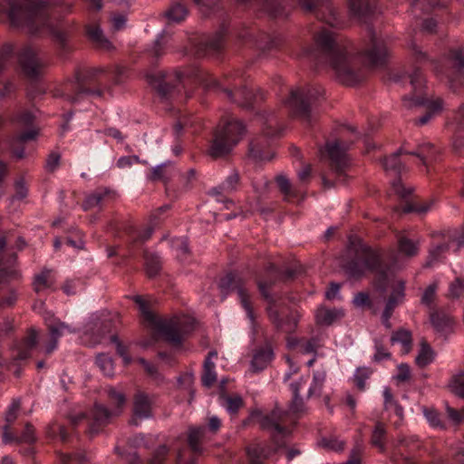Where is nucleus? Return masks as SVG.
Here are the masks:
<instances>
[{
  "label": "nucleus",
  "instance_id": "0e129e2a",
  "mask_svg": "<svg viewBox=\"0 0 464 464\" xmlns=\"http://www.w3.org/2000/svg\"><path fill=\"white\" fill-rule=\"evenodd\" d=\"M169 164L170 162L167 161L154 167L151 170L150 179L152 181L165 180L167 179L166 167Z\"/></svg>",
  "mask_w": 464,
  "mask_h": 464
},
{
  "label": "nucleus",
  "instance_id": "c756f323",
  "mask_svg": "<svg viewBox=\"0 0 464 464\" xmlns=\"http://www.w3.org/2000/svg\"><path fill=\"white\" fill-rule=\"evenodd\" d=\"M172 35L166 31L158 34L151 47L148 50L149 53L156 59L160 58L166 53Z\"/></svg>",
  "mask_w": 464,
  "mask_h": 464
},
{
  "label": "nucleus",
  "instance_id": "dca6fc26",
  "mask_svg": "<svg viewBox=\"0 0 464 464\" xmlns=\"http://www.w3.org/2000/svg\"><path fill=\"white\" fill-rule=\"evenodd\" d=\"M17 59L23 73L28 78L34 79L42 73L44 63L33 47H23L17 54Z\"/></svg>",
  "mask_w": 464,
  "mask_h": 464
},
{
  "label": "nucleus",
  "instance_id": "603ef678",
  "mask_svg": "<svg viewBox=\"0 0 464 464\" xmlns=\"http://www.w3.org/2000/svg\"><path fill=\"white\" fill-rule=\"evenodd\" d=\"M240 37L244 40H249L250 42H253L258 48L263 50L271 49L276 45L274 39L266 36L267 38V41L266 43H263V41L257 39L256 34L250 30H246L244 33L240 34Z\"/></svg>",
  "mask_w": 464,
  "mask_h": 464
},
{
  "label": "nucleus",
  "instance_id": "2eb2a0df",
  "mask_svg": "<svg viewBox=\"0 0 464 464\" xmlns=\"http://www.w3.org/2000/svg\"><path fill=\"white\" fill-rule=\"evenodd\" d=\"M219 287L222 291H236L242 307L246 313L247 318L253 324L255 320L254 312L250 304L249 295L246 289L243 286L242 280L240 277L234 274H227L219 282Z\"/></svg>",
  "mask_w": 464,
  "mask_h": 464
},
{
  "label": "nucleus",
  "instance_id": "393cba45",
  "mask_svg": "<svg viewBox=\"0 0 464 464\" xmlns=\"http://www.w3.org/2000/svg\"><path fill=\"white\" fill-rule=\"evenodd\" d=\"M86 34L89 40L96 47L110 50L112 47L111 43L105 37L100 24L96 22H91L86 25Z\"/></svg>",
  "mask_w": 464,
  "mask_h": 464
},
{
  "label": "nucleus",
  "instance_id": "774afa93",
  "mask_svg": "<svg viewBox=\"0 0 464 464\" xmlns=\"http://www.w3.org/2000/svg\"><path fill=\"white\" fill-rule=\"evenodd\" d=\"M409 47L415 63H422L428 60L426 53L422 52L414 41L410 43Z\"/></svg>",
  "mask_w": 464,
  "mask_h": 464
},
{
  "label": "nucleus",
  "instance_id": "bf43d9fd",
  "mask_svg": "<svg viewBox=\"0 0 464 464\" xmlns=\"http://www.w3.org/2000/svg\"><path fill=\"white\" fill-rule=\"evenodd\" d=\"M451 391L459 397L464 398V372L454 375L450 382Z\"/></svg>",
  "mask_w": 464,
  "mask_h": 464
},
{
  "label": "nucleus",
  "instance_id": "39448f33",
  "mask_svg": "<svg viewBox=\"0 0 464 464\" xmlns=\"http://www.w3.org/2000/svg\"><path fill=\"white\" fill-rule=\"evenodd\" d=\"M133 300L138 304L148 326L171 343H179L183 336L194 328L195 320L189 315H180L170 319L160 318L150 310L147 302L141 296L136 295Z\"/></svg>",
  "mask_w": 464,
  "mask_h": 464
},
{
  "label": "nucleus",
  "instance_id": "473e14b6",
  "mask_svg": "<svg viewBox=\"0 0 464 464\" xmlns=\"http://www.w3.org/2000/svg\"><path fill=\"white\" fill-rule=\"evenodd\" d=\"M344 315L343 310L341 308H325L322 307L316 312V320L318 324L330 325L336 320Z\"/></svg>",
  "mask_w": 464,
  "mask_h": 464
},
{
  "label": "nucleus",
  "instance_id": "ea45409f",
  "mask_svg": "<svg viewBox=\"0 0 464 464\" xmlns=\"http://www.w3.org/2000/svg\"><path fill=\"white\" fill-rule=\"evenodd\" d=\"M408 150L404 147L400 148L396 152L392 154L390 157L385 158L383 160V167L386 170H392L395 173H401L404 169V165L399 159V156L402 154H408Z\"/></svg>",
  "mask_w": 464,
  "mask_h": 464
},
{
  "label": "nucleus",
  "instance_id": "680f3d73",
  "mask_svg": "<svg viewBox=\"0 0 464 464\" xmlns=\"http://www.w3.org/2000/svg\"><path fill=\"white\" fill-rule=\"evenodd\" d=\"M322 346L320 340L317 337H312L308 340H302L301 352L303 353L316 354L318 349Z\"/></svg>",
  "mask_w": 464,
  "mask_h": 464
},
{
  "label": "nucleus",
  "instance_id": "4c0bfd02",
  "mask_svg": "<svg viewBox=\"0 0 464 464\" xmlns=\"http://www.w3.org/2000/svg\"><path fill=\"white\" fill-rule=\"evenodd\" d=\"M430 322L436 331L445 333L452 325V318L442 312L435 311L430 314Z\"/></svg>",
  "mask_w": 464,
  "mask_h": 464
},
{
  "label": "nucleus",
  "instance_id": "412c9836",
  "mask_svg": "<svg viewBox=\"0 0 464 464\" xmlns=\"http://www.w3.org/2000/svg\"><path fill=\"white\" fill-rule=\"evenodd\" d=\"M224 92L229 100L245 108H252L258 99H263L261 92L255 93L252 89L246 86L237 89L235 92L224 89Z\"/></svg>",
  "mask_w": 464,
  "mask_h": 464
},
{
  "label": "nucleus",
  "instance_id": "b1692460",
  "mask_svg": "<svg viewBox=\"0 0 464 464\" xmlns=\"http://www.w3.org/2000/svg\"><path fill=\"white\" fill-rule=\"evenodd\" d=\"M189 47L185 49V55L194 59L196 68L195 70L188 71V76L190 77H198L199 75L200 70L198 67L200 63L202 57V48H201V37L200 35L192 36L188 38Z\"/></svg>",
  "mask_w": 464,
  "mask_h": 464
},
{
  "label": "nucleus",
  "instance_id": "a19ab883",
  "mask_svg": "<svg viewBox=\"0 0 464 464\" xmlns=\"http://www.w3.org/2000/svg\"><path fill=\"white\" fill-rule=\"evenodd\" d=\"M326 379L324 371H314L313 373V381L309 387L307 397H319Z\"/></svg>",
  "mask_w": 464,
  "mask_h": 464
},
{
  "label": "nucleus",
  "instance_id": "aec40b11",
  "mask_svg": "<svg viewBox=\"0 0 464 464\" xmlns=\"http://www.w3.org/2000/svg\"><path fill=\"white\" fill-rule=\"evenodd\" d=\"M152 405L153 400L149 394L140 391L137 392L133 398V415L130 423L137 426L139 420L151 418Z\"/></svg>",
  "mask_w": 464,
  "mask_h": 464
},
{
  "label": "nucleus",
  "instance_id": "4be33fe9",
  "mask_svg": "<svg viewBox=\"0 0 464 464\" xmlns=\"http://www.w3.org/2000/svg\"><path fill=\"white\" fill-rule=\"evenodd\" d=\"M227 379H221L219 382V403L230 414H236L238 410L243 406V399L240 395H227L226 394Z\"/></svg>",
  "mask_w": 464,
  "mask_h": 464
},
{
  "label": "nucleus",
  "instance_id": "bb28decb",
  "mask_svg": "<svg viewBox=\"0 0 464 464\" xmlns=\"http://www.w3.org/2000/svg\"><path fill=\"white\" fill-rule=\"evenodd\" d=\"M462 239V237H450L449 242H444L441 244H438L433 246L429 251V256L426 263L427 266H432L436 263L440 262L443 258L447 251L450 249V244H455L458 246L456 240ZM457 248H459L457 246Z\"/></svg>",
  "mask_w": 464,
  "mask_h": 464
},
{
  "label": "nucleus",
  "instance_id": "20e7f679",
  "mask_svg": "<svg viewBox=\"0 0 464 464\" xmlns=\"http://www.w3.org/2000/svg\"><path fill=\"white\" fill-rule=\"evenodd\" d=\"M349 253L353 258L344 265V269L350 277L359 278L370 271L378 276L377 287L384 291L391 268L382 263L379 251L364 244L361 239H350Z\"/></svg>",
  "mask_w": 464,
  "mask_h": 464
},
{
  "label": "nucleus",
  "instance_id": "c03bdc74",
  "mask_svg": "<svg viewBox=\"0 0 464 464\" xmlns=\"http://www.w3.org/2000/svg\"><path fill=\"white\" fill-rule=\"evenodd\" d=\"M145 268L150 277L155 276L161 266L160 257L158 254L145 253Z\"/></svg>",
  "mask_w": 464,
  "mask_h": 464
},
{
  "label": "nucleus",
  "instance_id": "7c9ffc66",
  "mask_svg": "<svg viewBox=\"0 0 464 464\" xmlns=\"http://www.w3.org/2000/svg\"><path fill=\"white\" fill-rule=\"evenodd\" d=\"M419 240L410 239L403 234L398 236V252L403 256H415L419 252Z\"/></svg>",
  "mask_w": 464,
  "mask_h": 464
},
{
  "label": "nucleus",
  "instance_id": "a211bd4d",
  "mask_svg": "<svg viewBox=\"0 0 464 464\" xmlns=\"http://www.w3.org/2000/svg\"><path fill=\"white\" fill-rule=\"evenodd\" d=\"M46 326L50 332V341L44 346V353L50 354L57 348L58 339L66 333H77V329L61 322L49 313L44 316Z\"/></svg>",
  "mask_w": 464,
  "mask_h": 464
},
{
  "label": "nucleus",
  "instance_id": "8fccbe9b",
  "mask_svg": "<svg viewBox=\"0 0 464 464\" xmlns=\"http://www.w3.org/2000/svg\"><path fill=\"white\" fill-rule=\"evenodd\" d=\"M169 209V206L165 205L159 209L155 213L151 215V225L144 229L142 232H139L137 235L133 236L135 239H139L140 241H145L150 237L153 232L154 227L157 225L156 219L159 218L160 214Z\"/></svg>",
  "mask_w": 464,
  "mask_h": 464
},
{
  "label": "nucleus",
  "instance_id": "4468645a",
  "mask_svg": "<svg viewBox=\"0 0 464 464\" xmlns=\"http://www.w3.org/2000/svg\"><path fill=\"white\" fill-rule=\"evenodd\" d=\"M203 430L201 427H190L188 431V446L177 453L176 464H198L202 455Z\"/></svg>",
  "mask_w": 464,
  "mask_h": 464
},
{
  "label": "nucleus",
  "instance_id": "f03ea898",
  "mask_svg": "<svg viewBox=\"0 0 464 464\" xmlns=\"http://www.w3.org/2000/svg\"><path fill=\"white\" fill-rule=\"evenodd\" d=\"M50 0H2L0 13L12 25L26 29L32 34H48L63 49L67 46L68 32L63 21L47 13Z\"/></svg>",
  "mask_w": 464,
  "mask_h": 464
},
{
  "label": "nucleus",
  "instance_id": "6e6d98bb",
  "mask_svg": "<svg viewBox=\"0 0 464 464\" xmlns=\"http://www.w3.org/2000/svg\"><path fill=\"white\" fill-rule=\"evenodd\" d=\"M432 204H433V200H430V201L423 203V204L407 202L402 207V212L403 213L416 212L419 214H424L431 208Z\"/></svg>",
  "mask_w": 464,
  "mask_h": 464
},
{
  "label": "nucleus",
  "instance_id": "cd10ccee",
  "mask_svg": "<svg viewBox=\"0 0 464 464\" xmlns=\"http://www.w3.org/2000/svg\"><path fill=\"white\" fill-rule=\"evenodd\" d=\"M351 13L359 19H364L375 11V0H349Z\"/></svg>",
  "mask_w": 464,
  "mask_h": 464
},
{
  "label": "nucleus",
  "instance_id": "a18cd8bd",
  "mask_svg": "<svg viewBox=\"0 0 464 464\" xmlns=\"http://www.w3.org/2000/svg\"><path fill=\"white\" fill-rule=\"evenodd\" d=\"M218 356L215 351L209 352L207 359H205V387L210 386L217 381V374L214 372L215 365L212 359Z\"/></svg>",
  "mask_w": 464,
  "mask_h": 464
},
{
  "label": "nucleus",
  "instance_id": "72a5a7b5",
  "mask_svg": "<svg viewBox=\"0 0 464 464\" xmlns=\"http://www.w3.org/2000/svg\"><path fill=\"white\" fill-rule=\"evenodd\" d=\"M409 155L418 157L424 165H427L430 160H436L438 150L430 142H424L418 146L416 150H408Z\"/></svg>",
  "mask_w": 464,
  "mask_h": 464
},
{
  "label": "nucleus",
  "instance_id": "e433bc0d",
  "mask_svg": "<svg viewBox=\"0 0 464 464\" xmlns=\"http://www.w3.org/2000/svg\"><path fill=\"white\" fill-rule=\"evenodd\" d=\"M38 342V334L34 330H31L25 337L23 344L17 348L16 359L24 360L29 356L30 351L35 347Z\"/></svg>",
  "mask_w": 464,
  "mask_h": 464
},
{
  "label": "nucleus",
  "instance_id": "c9c22d12",
  "mask_svg": "<svg viewBox=\"0 0 464 464\" xmlns=\"http://www.w3.org/2000/svg\"><path fill=\"white\" fill-rule=\"evenodd\" d=\"M188 15L187 7L179 2L172 3L169 7L165 11L164 16L170 23H180Z\"/></svg>",
  "mask_w": 464,
  "mask_h": 464
},
{
  "label": "nucleus",
  "instance_id": "864d4df0",
  "mask_svg": "<svg viewBox=\"0 0 464 464\" xmlns=\"http://www.w3.org/2000/svg\"><path fill=\"white\" fill-rule=\"evenodd\" d=\"M386 436V430L382 422H377L372 434V444L381 450H384V439Z\"/></svg>",
  "mask_w": 464,
  "mask_h": 464
},
{
  "label": "nucleus",
  "instance_id": "6ab92c4d",
  "mask_svg": "<svg viewBox=\"0 0 464 464\" xmlns=\"http://www.w3.org/2000/svg\"><path fill=\"white\" fill-rule=\"evenodd\" d=\"M405 299V282L396 280L392 285V292L386 301L382 314V322L386 328H391L390 319L394 309L404 302Z\"/></svg>",
  "mask_w": 464,
  "mask_h": 464
},
{
  "label": "nucleus",
  "instance_id": "5fc2aeb1",
  "mask_svg": "<svg viewBox=\"0 0 464 464\" xmlns=\"http://www.w3.org/2000/svg\"><path fill=\"white\" fill-rule=\"evenodd\" d=\"M96 364L106 376L113 375V362L110 356L100 354L96 358Z\"/></svg>",
  "mask_w": 464,
  "mask_h": 464
},
{
  "label": "nucleus",
  "instance_id": "f8f14e48",
  "mask_svg": "<svg viewBox=\"0 0 464 464\" xmlns=\"http://www.w3.org/2000/svg\"><path fill=\"white\" fill-rule=\"evenodd\" d=\"M102 72H103L102 68L92 69L85 75L77 72L74 76V80L66 82L63 89L55 91L54 96L65 98L72 103L80 102L87 95L93 94L100 96V91H92L84 87V83L91 81V79L95 77L96 74Z\"/></svg>",
  "mask_w": 464,
  "mask_h": 464
},
{
  "label": "nucleus",
  "instance_id": "13d9d810",
  "mask_svg": "<svg viewBox=\"0 0 464 464\" xmlns=\"http://www.w3.org/2000/svg\"><path fill=\"white\" fill-rule=\"evenodd\" d=\"M276 184L279 187L281 192L285 195V198L286 200H291L294 197H295V191L291 188V184L288 179L284 175H279L276 177Z\"/></svg>",
  "mask_w": 464,
  "mask_h": 464
},
{
  "label": "nucleus",
  "instance_id": "69168bd1",
  "mask_svg": "<svg viewBox=\"0 0 464 464\" xmlns=\"http://www.w3.org/2000/svg\"><path fill=\"white\" fill-rule=\"evenodd\" d=\"M86 460V456L83 453H78L75 455L63 453L60 455V461L62 464H79Z\"/></svg>",
  "mask_w": 464,
  "mask_h": 464
},
{
  "label": "nucleus",
  "instance_id": "09e8293b",
  "mask_svg": "<svg viewBox=\"0 0 464 464\" xmlns=\"http://www.w3.org/2000/svg\"><path fill=\"white\" fill-rule=\"evenodd\" d=\"M265 144H263L258 139L251 141L249 146V154L252 158L256 160H269L272 156L268 152L264 150Z\"/></svg>",
  "mask_w": 464,
  "mask_h": 464
},
{
  "label": "nucleus",
  "instance_id": "9b49d317",
  "mask_svg": "<svg viewBox=\"0 0 464 464\" xmlns=\"http://www.w3.org/2000/svg\"><path fill=\"white\" fill-rule=\"evenodd\" d=\"M108 399L111 404L115 405L112 411H109L102 404L96 403L92 411V420L89 426V432L93 435L99 432L100 428L108 424L111 418L118 416L125 405V395L115 388L107 389Z\"/></svg>",
  "mask_w": 464,
  "mask_h": 464
},
{
  "label": "nucleus",
  "instance_id": "c85d7f7f",
  "mask_svg": "<svg viewBox=\"0 0 464 464\" xmlns=\"http://www.w3.org/2000/svg\"><path fill=\"white\" fill-rule=\"evenodd\" d=\"M274 353L271 347L266 346L258 349L253 355L251 368L254 372L263 371L272 361Z\"/></svg>",
  "mask_w": 464,
  "mask_h": 464
},
{
  "label": "nucleus",
  "instance_id": "ddd939ff",
  "mask_svg": "<svg viewBox=\"0 0 464 464\" xmlns=\"http://www.w3.org/2000/svg\"><path fill=\"white\" fill-rule=\"evenodd\" d=\"M300 8L305 13H313L333 28H340L343 21L329 0H296Z\"/></svg>",
  "mask_w": 464,
  "mask_h": 464
},
{
  "label": "nucleus",
  "instance_id": "052dcab7",
  "mask_svg": "<svg viewBox=\"0 0 464 464\" xmlns=\"http://www.w3.org/2000/svg\"><path fill=\"white\" fill-rule=\"evenodd\" d=\"M267 274L275 278L283 277L285 279H291L295 276L297 270L295 268H286L284 272H280L274 265L267 266Z\"/></svg>",
  "mask_w": 464,
  "mask_h": 464
},
{
  "label": "nucleus",
  "instance_id": "1a4fd4ad",
  "mask_svg": "<svg viewBox=\"0 0 464 464\" xmlns=\"http://www.w3.org/2000/svg\"><path fill=\"white\" fill-rule=\"evenodd\" d=\"M349 146L347 143L335 140L328 141L325 144L324 150H321L325 154L331 166V175L334 176L335 182L345 183L347 179V170L350 166V159L347 154ZM323 184L324 188H330L334 185V181L330 177L323 178Z\"/></svg>",
  "mask_w": 464,
  "mask_h": 464
},
{
  "label": "nucleus",
  "instance_id": "6e6552de",
  "mask_svg": "<svg viewBox=\"0 0 464 464\" xmlns=\"http://www.w3.org/2000/svg\"><path fill=\"white\" fill-rule=\"evenodd\" d=\"M410 83L414 91V94L403 97V105L407 108L413 106H424L428 111L416 121V124L424 125L430 121L436 112L442 110V101L440 98L430 100L428 97L418 95L424 87L425 79L419 67H414L412 72L408 74Z\"/></svg>",
  "mask_w": 464,
  "mask_h": 464
},
{
  "label": "nucleus",
  "instance_id": "338daca9",
  "mask_svg": "<svg viewBox=\"0 0 464 464\" xmlns=\"http://www.w3.org/2000/svg\"><path fill=\"white\" fill-rule=\"evenodd\" d=\"M20 409V400L16 399L12 401L5 412V421L10 425L17 418Z\"/></svg>",
  "mask_w": 464,
  "mask_h": 464
},
{
  "label": "nucleus",
  "instance_id": "e2e57ef3",
  "mask_svg": "<svg viewBox=\"0 0 464 464\" xmlns=\"http://www.w3.org/2000/svg\"><path fill=\"white\" fill-rule=\"evenodd\" d=\"M320 445L325 449L340 451L343 449V442L337 438H323L320 441Z\"/></svg>",
  "mask_w": 464,
  "mask_h": 464
},
{
  "label": "nucleus",
  "instance_id": "49530a36",
  "mask_svg": "<svg viewBox=\"0 0 464 464\" xmlns=\"http://www.w3.org/2000/svg\"><path fill=\"white\" fill-rule=\"evenodd\" d=\"M384 408L393 412L401 419L403 417V408L394 400L389 388L383 390Z\"/></svg>",
  "mask_w": 464,
  "mask_h": 464
},
{
  "label": "nucleus",
  "instance_id": "f704fd0d",
  "mask_svg": "<svg viewBox=\"0 0 464 464\" xmlns=\"http://www.w3.org/2000/svg\"><path fill=\"white\" fill-rule=\"evenodd\" d=\"M111 190L106 188H99L88 195L83 202V209L88 210L101 206L105 198L110 195Z\"/></svg>",
  "mask_w": 464,
  "mask_h": 464
},
{
  "label": "nucleus",
  "instance_id": "a878e982",
  "mask_svg": "<svg viewBox=\"0 0 464 464\" xmlns=\"http://www.w3.org/2000/svg\"><path fill=\"white\" fill-rule=\"evenodd\" d=\"M273 450L266 443L256 442L249 445L246 454L251 464H262L271 456Z\"/></svg>",
  "mask_w": 464,
  "mask_h": 464
},
{
  "label": "nucleus",
  "instance_id": "3c124183",
  "mask_svg": "<svg viewBox=\"0 0 464 464\" xmlns=\"http://www.w3.org/2000/svg\"><path fill=\"white\" fill-rule=\"evenodd\" d=\"M278 121L276 118L275 114H269V116L266 119L263 127V133L266 137L274 138L278 136L282 129L277 127Z\"/></svg>",
  "mask_w": 464,
  "mask_h": 464
},
{
  "label": "nucleus",
  "instance_id": "f257e3e1",
  "mask_svg": "<svg viewBox=\"0 0 464 464\" xmlns=\"http://www.w3.org/2000/svg\"><path fill=\"white\" fill-rule=\"evenodd\" d=\"M369 42L355 55L353 44L340 34L322 29L315 37L319 63L329 65L338 80L345 85H354L362 80L359 61L370 66L383 65L390 53L388 40L368 28Z\"/></svg>",
  "mask_w": 464,
  "mask_h": 464
},
{
  "label": "nucleus",
  "instance_id": "2f4dec72",
  "mask_svg": "<svg viewBox=\"0 0 464 464\" xmlns=\"http://www.w3.org/2000/svg\"><path fill=\"white\" fill-rule=\"evenodd\" d=\"M237 173L230 174L226 180L218 187L213 188L209 193L213 196H217V200L220 202H227L225 197L222 195L223 192L228 193L236 188L238 182Z\"/></svg>",
  "mask_w": 464,
  "mask_h": 464
},
{
  "label": "nucleus",
  "instance_id": "423d86ee",
  "mask_svg": "<svg viewBox=\"0 0 464 464\" xmlns=\"http://www.w3.org/2000/svg\"><path fill=\"white\" fill-rule=\"evenodd\" d=\"M246 133V126L239 120L229 116L218 125L208 149L214 159L224 158L231 153Z\"/></svg>",
  "mask_w": 464,
  "mask_h": 464
},
{
  "label": "nucleus",
  "instance_id": "7ed1b4c3",
  "mask_svg": "<svg viewBox=\"0 0 464 464\" xmlns=\"http://www.w3.org/2000/svg\"><path fill=\"white\" fill-rule=\"evenodd\" d=\"M305 382L306 379L302 377L297 382L290 384L293 399L288 411H285L276 407L269 414H263L261 412L256 413V417L258 418L261 427L272 432L274 442L277 448H281L285 445L281 440L286 438L291 432L285 424L287 422L294 423L295 419L305 411L304 402L300 396V390Z\"/></svg>",
  "mask_w": 464,
  "mask_h": 464
},
{
  "label": "nucleus",
  "instance_id": "0eeeda50",
  "mask_svg": "<svg viewBox=\"0 0 464 464\" xmlns=\"http://www.w3.org/2000/svg\"><path fill=\"white\" fill-rule=\"evenodd\" d=\"M323 95L324 90L320 86H297L290 91L284 104L295 117L305 123H311L316 102Z\"/></svg>",
  "mask_w": 464,
  "mask_h": 464
},
{
  "label": "nucleus",
  "instance_id": "4d7b16f0",
  "mask_svg": "<svg viewBox=\"0 0 464 464\" xmlns=\"http://www.w3.org/2000/svg\"><path fill=\"white\" fill-rule=\"evenodd\" d=\"M372 374V370L367 367H360L356 370L353 378L356 387L363 391L365 389V383L366 380L369 379V377Z\"/></svg>",
  "mask_w": 464,
  "mask_h": 464
},
{
  "label": "nucleus",
  "instance_id": "37998d69",
  "mask_svg": "<svg viewBox=\"0 0 464 464\" xmlns=\"http://www.w3.org/2000/svg\"><path fill=\"white\" fill-rule=\"evenodd\" d=\"M439 5L438 0H414L411 5V12L415 17L428 13Z\"/></svg>",
  "mask_w": 464,
  "mask_h": 464
},
{
  "label": "nucleus",
  "instance_id": "79ce46f5",
  "mask_svg": "<svg viewBox=\"0 0 464 464\" xmlns=\"http://www.w3.org/2000/svg\"><path fill=\"white\" fill-rule=\"evenodd\" d=\"M392 343H401L402 345V352L409 353L411 346V334L405 329H400L393 333L391 338Z\"/></svg>",
  "mask_w": 464,
  "mask_h": 464
},
{
  "label": "nucleus",
  "instance_id": "f3484780",
  "mask_svg": "<svg viewBox=\"0 0 464 464\" xmlns=\"http://www.w3.org/2000/svg\"><path fill=\"white\" fill-rule=\"evenodd\" d=\"M447 66L449 68L444 70L439 66L435 67L436 73L445 74L454 88V81L457 79L464 69V50L461 46L455 45L450 48L446 57Z\"/></svg>",
  "mask_w": 464,
  "mask_h": 464
},
{
  "label": "nucleus",
  "instance_id": "58836bf2",
  "mask_svg": "<svg viewBox=\"0 0 464 464\" xmlns=\"http://www.w3.org/2000/svg\"><path fill=\"white\" fill-rule=\"evenodd\" d=\"M54 282L53 272L49 269L43 270L36 275L34 281V288L37 293L50 289Z\"/></svg>",
  "mask_w": 464,
  "mask_h": 464
},
{
  "label": "nucleus",
  "instance_id": "5701e85b",
  "mask_svg": "<svg viewBox=\"0 0 464 464\" xmlns=\"http://www.w3.org/2000/svg\"><path fill=\"white\" fill-rule=\"evenodd\" d=\"M267 313L270 320L276 326V328L285 333L293 332L297 326L298 316L295 314H290L285 320H283L280 318L278 312L272 304H270L267 308Z\"/></svg>",
  "mask_w": 464,
  "mask_h": 464
},
{
  "label": "nucleus",
  "instance_id": "9d476101",
  "mask_svg": "<svg viewBox=\"0 0 464 464\" xmlns=\"http://www.w3.org/2000/svg\"><path fill=\"white\" fill-rule=\"evenodd\" d=\"M148 82L156 89L162 100L175 99L179 93V86L183 78V72L178 69L158 71L147 74Z\"/></svg>",
  "mask_w": 464,
  "mask_h": 464
},
{
  "label": "nucleus",
  "instance_id": "de8ad7c7",
  "mask_svg": "<svg viewBox=\"0 0 464 464\" xmlns=\"http://www.w3.org/2000/svg\"><path fill=\"white\" fill-rule=\"evenodd\" d=\"M434 360V352L426 343H422L419 354L416 357V363L420 367H425Z\"/></svg>",
  "mask_w": 464,
  "mask_h": 464
}]
</instances>
